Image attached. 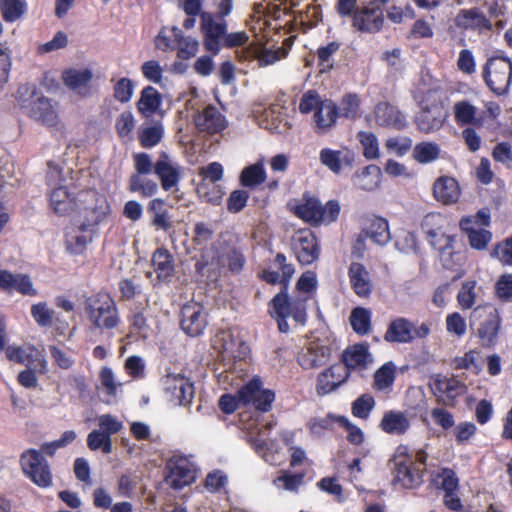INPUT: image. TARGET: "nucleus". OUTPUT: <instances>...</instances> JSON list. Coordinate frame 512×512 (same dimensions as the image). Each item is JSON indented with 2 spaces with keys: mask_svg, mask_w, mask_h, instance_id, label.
Listing matches in <instances>:
<instances>
[{
  "mask_svg": "<svg viewBox=\"0 0 512 512\" xmlns=\"http://www.w3.org/2000/svg\"><path fill=\"white\" fill-rule=\"evenodd\" d=\"M340 44L336 41L328 43L326 46H321L317 50V57L321 71H328L333 67L332 56L339 50Z\"/></svg>",
  "mask_w": 512,
  "mask_h": 512,
  "instance_id": "nucleus-61",
  "label": "nucleus"
},
{
  "mask_svg": "<svg viewBox=\"0 0 512 512\" xmlns=\"http://www.w3.org/2000/svg\"><path fill=\"white\" fill-rule=\"evenodd\" d=\"M362 233L379 246L386 245L391 239L388 221L379 216L368 219Z\"/></svg>",
  "mask_w": 512,
  "mask_h": 512,
  "instance_id": "nucleus-38",
  "label": "nucleus"
},
{
  "mask_svg": "<svg viewBox=\"0 0 512 512\" xmlns=\"http://www.w3.org/2000/svg\"><path fill=\"white\" fill-rule=\"evenodd\" d=\"M0 8L4 20L14 22L26 12L27 4L24 0H1Z\"/></svg>",
  "mask_w": 512,
  "mask_h": 512,
  "instance_id": "nucleus-54",
  "label": "nucleus"
},
{
  "mask_svg": "<svg viewBox=\"0 0 512 512\" xmlns=\"http://www.w3.org/2000/svg\"><path fill=\"white\" fill-rule=\"evenodd\" d=\"M64 84L81 96H88L91 92L93 73L90 69H69L63 73Z\"/></svg>",
  "mask_w": 512,
  "mask_h": 512,
  "instance_id": "nucleus-29",
  "label": "nucleus"
},
{
  "mask_svg": "<svg viewBox=\"0 0 512 512\" xmlns=\"http://www.w3.org/2000/svg\"><path fill=\"white\" fill-rule=\"evenodd\" d=\"M337 118V105L330 99L323 101L313 117L316 127L321 131L328 130L334 126Z\"/></svg>",
  "mask_w": 512,
  "mask_h": 512,
  "instance_id": "nucleus-43",
  "label": "nucleus"
},
{
  "mask_svg": "<svg viewBox=\"0 0 512 512\" xmlns=\"http://www.w3.org/2000/svg\"><path fill=\"white\" fill-rule=\"evenodd\" d=\"M323 101L315 90H308L300 98L299 112L304 115L311 112L315 113Z\"/></svg>",
  "mask_w": 512,
  "mask_h": 512,
  "instance_id": "nucleus-62",
  "label": "nucleus"
},
{
  "mask_svg": "<svg viewBox=\"0 0 512 512\" xmlns=\"http://www.w3.org/2000/svg\"><path fill=\"white\" fill-rule=\"evenodd\" d=\"M430 387L437 397L453 400L465 392V385L455 377L442 374L431 376Z\"/></svg>",
  "mask_w": 512,
  "mask_h": 512,
  "instance_id": "nucleus-27",
  "label": "nucleus"
},
{
  "mask_svg": "<svg viewBox=\"0 0 512 512\" xmlns=\"http://www.w3.org/2000/svg\"><path fill=\"white\" fill-rule=\"evenodd\" d=\"M357 140L363 148V156L368 160L379 158L380 149L379 141L373 132L359 131L356 135Z\"/></svg>",
  "mask_w": 512,
  "mask_h": 512,
  "instance_id": "nucleus-51",
  "label": "nucleus"
},
{
  "mask_svg": "<svg viewBox=\"0 0 512 512\" xmlns=\"http://www.w3.org/2000/svg\"><path fill=\"white\" fill-rule=\"evenodd\" d=\"M440 153V147L434 142H422L413 150L414 159L421 164H427L436 160Z\"/></svg>",
  "mask_w": 512,
  "mask_h": 512,
  "instance_id": "nucleus-55",
  "label": "nucleus"
},
{
  "mask_svg": "<svg viewBox=\"0 0 512 512\" xmlns=\"http://www.w3.org/2000/svg\"><path fill=\"white\" fill-rule=\"evenodd\" d=\"M347 17L351 18V28L355 32L367 35L381 32L386 22L383 8L373 2L357 3Z\"/></svg>",
  "mask_w": 512,
  "mask_h": 512,
  "instance_id": "nucleus-5",
  "label": "nucleus"
},
{
  "mask_svg": "<svg viewBox=\"0 0 512 512\" xmlns=\"http://www.w3.org/2000/svg\"><path fill=\"white\" fill-rule=\"evenodd\" d=\"M31 315L39 326L48 327L52 324L54 311L48 307L47 303L40 302L32 306Z\"/></svg>",
  "mask_w": 512,
  "mask_h": 512,
  "instance_id": "nucleus-64",
  "label": "nucleus"
},
{
  "mask_svg": "<svg viewBox=\"0 0 512 512\" xmlns=\"http://www.w3.org/2000/svg\"><path fill=\"white\" fill-rule=\"evenodd\" d=\"M83 309L88 322L87 333L90 340L110 341L122 322L113 297L104 291L92 293L84 297Z\"/></svg>",
  "mask_w": 512,
  "mask_h": 512,
  "instance_id": "nucleus-1",
  "label": "nucleus"
},
{
  "mask_svg": "<svg viewBox=\"0 0 512 512\" xmlns=\"http://www.w3.org/2000/svg\"><path fill=\"white\" fill-rule=\"evenodd\" d=\"M226 16H221L217 9V14L204 11L200 14V29L203 34L205 49L213 55L218 54L221 48V42L228 30Z\"/></svg>",
  "mask_w": 512,
  "mask_h": 512,
  "instance_id": "nucleus-9",
  "label": "nucleus"
},
{
  "mask_svg": "<svg viewBox=\"0 0 512 512\" xmlns=\"http://www.w3.org/2000/svg\"><path fill=\"white\" fill-rule=\"evenodd\" d=\"M338 117L356 119L360 115V98L357 94H345L337 105Z\"/></svg>",
  "mask_w": 512,
  "mask_h": 512,
  "instance_id": "nucleus-49",
  "label": "nucleus"
},
{
  "mask_svg": "<svg viewBox=\"0 0 512 512\" xmlns=\"http://www.w3.org/2000/svg\"><path fill=\"white\" fill-rule=\"evenodd\" d=\"M384 339L391 343H411L414 340L413 323L404 317L392 320L384 334Z\"/></svg>",
  "mask_w": 512,
  "mask_h": 512,
  "instance_id": "nucleus-33",
  "label": "nucleus"
},
{
  "mask_svg": "<svg viewBox=\"0 0 512 512\" xmlns=\"http://www.w3.org/2000/svg\"><path fill=\"white\" fill-rule=\"evenodd\" d=\"M340 212V205L337 201L330 200L325 206L314 198H308L304 203L299 204L296 209V215L306 222L319 224L322 222L330 223L337 219Z\"/></svg>",
  "mask_w": 512,
  "mask_h": 512,
  "instance_id": "nucleus-12",
  "label": "nucleus"
},
{
  "mask_svg": "<svg viewBox=\"0 0 512 512\" xmlns=\"http://www.w3.org/2000/svg\"><path fill=\"white\" fill-rule=\"evenodd\" d=\"M379 427L387 434L401 436L408 432L411 423L404 412L389 410L384 413Z\"/></svg>",
  "mask_w": 512,
  "mask_h": 512,
  "instance_id": "nucleus-32",
  "label": "nucleus"
},
{
  "mask_svg": "<svg viewBox=\"0 0 512 512\" xmlns=\"http://www.w3.org/2000/svg\"><path fill=\"white\" fill-rule=\"evenodd\" d=\"M342 361L341 364L350 372L351 369L366 368L372 363L373 358L366 344H355L343 352Z\"/></svg>",
  "mask_w": 512,
  "mask_h": 512,
  "instance_id": "nucleus-36",
  "label": "nucleus"
},
{
  "mask_svg": "<svg viewBox=\"0 0 512 512\" xmlns=\"http://www.w3.org/2000/svg\"><path fill=\"white\" fill-rule=\"evenodd\" d=\"M154 173L159 178L165 191L178 190L181 180V166L166 152H161L154 164Z\"/></svg>",
  "mask_w": 512,
  "mask_h": 512,
  "instance_id": "nucleus-18",
  "label": "nucleus"
},
{
  "mask_svg": "<svg viewBox=\"0 0 512 512\" xmlns=\"http://www.w3.org/2000/svg\"><path fill=\"white\" fill-rule=\"evenodd\" d=\"M453 116L459 127L471 126L482 127L484 123V112L469 100H460L453 104Z\"/></svg>",
  "mask_w": 512,
  "mask_h": 512,
  "instance_id": "nucleus-24",
  "label": "nucleus"
},
{
  "mask_svg": "<svg viewBox=\"0 0 512 512\" xmlns=\"http://www.w3.org/2000/svg\"><path fill=\"white\" fill-rule=\"evenodd\" d=\"M394 482L403 488H415L422 482L423 470L417 468L407 455V447L399 446L391 460Z\"/></svg>",
  "mask_w": 512,
  "mask_h": 512,
  "instance_id": "nucleus-10",
  "label": "nucleus"
},
{
  "mask_svg": "<svg viewBox=\"0 0 512 512\" xmlns=\"http://www.w3.org/2000/svg\"><path fill=\"white\" fill-rule=\"evenodd\" d=\"M447 119L442 101L437 92L428 90L421 102L420 111L415 117L417 128L424 133L438 131Z\"/></svg>",
  "mask_w": 512,
  "mask_h": 512,
  "instance_id": "nucleus-4",
  "label": "nucleus"
},
{
  "mask_svg": "<svg viewBox=\"0 0 512 512\" xmlns=\"http://www.w3.org/2000/svg\"><path fill=\"white\" fill-rule=\"evenodd\" d=\"M164 473L165 483L174 490H181L195 481L196 466L190 457L174 454L167 460Z\"/></svg>",
  "mask_w": 512,
  "mask_h": 512,
  "instance_id": "nucleus-6",
  "label": "nucleus"
},
{
  "mask_svg": "<svg viewBox=\"0 0 512 512\" xmlns=\"http://www.w3.org/2000/svg\"><path fill=\"white\" fill-rule=\"evenodd\" d=\"M222 344V355L223 358L229 359H243L248 351V347L244 342L235 340L231 333L224 332L221 336Z\"/></svg>",
  "mask_w": 512,
  "mask_h": 512,
  "instance_id": "nucleus-46",
  "label": "nucleus"
},
{
  "mask_svg": "<svg viewBox=\"0 0 512 512\" xmlns=\"http://www.w3.org/2000/svg\"><path fill=\"white\" fill-rule=\"evenodd\" d=\"M21 469L24 475L40 488H49L53 477L45 457L35 449H28L21 454Z\"/></svg>",
  "mask_w": 512,
  "mask_h": 512,
  "instance_id": "nucleus-8",
  "label": "nucleus"
},
{
  "mask_svg": "<svg viewBox=\"0 0 512 512\" xmlns=\"http://www.w3.org/2000/svg\"><path fill=\"white\" fill-rule=\"evenodd\" d=\"M148 211L153 214L151 224L156 230L168 231L172 222L168 211L165 209V200L154 198L149 202Z\"/></svg>",
  "mask_w": 512,
  "mask_h": 512,
  "instance_id": "nucleus-45",
  "label": "nucleus"
},
{
  "mask_svg": "<svg viewBox=\"0 0 512 512\" xmlns=\"http://www.w3.org/2000/svg\"><path fill=\"white\" fill-rule=\"evenodd\" d=\"M0 290L7 292L17 291L29 296L37 294L28 275L13 274L8 270H0Z\"/></svg>",
  "mask_w": 512,
  "mask_h": 512,
  "instance_id": "nucleus-28",
  "label": "nucleus"
},
{
  "mask_svg": "<svg viewBox=\"0 0 512 512\" xmlns=\"http://www.w3.org/2000/svg\"><path fill=\"white\" fill-rule=\"evenodd\" d=\"M50 206L56 214L67 215L74 209L75 198L66 186L60 185L50 194Z\"/></svg>",
  "mask_w": 512,
  "mask_h": 512,
  "instance_id": "nucleus-40",
  "label": "nucleus"
},
{
  "mask_svg": "<svg viewBox=\"0 0 512 512\" xmlns=\"http://www.w3.org/2000/svg\"><path fill=\"white\" fill-rule=\"evenodd\" d=\"M349 283L354 293L360 298L370 297L373 290L369 270L359 262H352L348 268Z\"/></svg>",
  "mask_w": 512,
  "mask_h": 512,
  "instance_id": "nucleus-25",
  "label": "nucleus"
},
{
  "mask_svg": "<svg viewBox=\"0 0 512 512\" xmlns=\"http://www.w3.org/2000/svg\"><path fill=\"white\" fill-rule=\"evenodd\" d=\"M83 201L87 203L84 208V220L80 223V230L91 232L110 213V205L107 199L93 190L81 194Z\"/></svg>",
  "mask_w": 512,
  "mask_h": 512,
  "instance_id": "nucleus-13",
  "label": "nucleus"
},
{
  "mask_svg": "<svg viewBox=\"0 0 512 512\" xmlns=\"http://www.w3.org/2000/svg\"><path fill=\"white\" fill-rule=\"evenodd\" d=\"M381 176V169L377 165L370 164L354 173L352 183L356 188L363 191H374L380 185Z\"/></svg>",
  "mask_w": 512,
  "mask_h": 512,
  "instance_id": "nucleus-39",
  "label": "nucleus"
},
{
  "mask_svg": "<svg viewBox=\"0 0 512 512\" xmlns=\"http://www.w3.org/2000/svg\"><path fill=\"white\" fill-rule=\"evenodd\" d=\"M145 175L132 174L129 178L128 189L132 193H139L142 197H151L158 191L156 181L144 177Z\"/></svg>",
  "mask_w": 512,
  "mask_h": 512,
  "instance_id": "nucleus-48",
  "label": "nucleus"
},
{
  "mask_svg": "<svg viewBox=\"0 0 512 512\" xmlns=\"http://www.w3.org/2000/svg\"><path fill=\"white\" fill-rule=\"evenodd\" d=\"M287 54L288 51L284 47H278L274 50L268 48H256L253 51V55L257 59L260 67L273 65L277 61L285 58Z\"/></svg>",
  "mask_w": 512,
  "mask_h": 512,
  "instance_id": "nucleus-53",
  "label": "nucleus"
},
{
  "mask_svg": "<svg viewBox=\"0 0 512 512\" xmlns=\"http://www.w3.org/2000/svg\"><path fill=\"white\" fill-rule=\"evenodd\" d=\"M266 180V171L263 161L245 167L240 174V182L244 187H256Z\"/></svg>",
  "mask_w": 512,
  "mask_h": 512,
  "instance_id": "nucleus-47",
  "label": "nucleus"
},
{
  "mask_svg": "<svg viewBox=\"0 0 512 512\" xmlns=\"http://www.w3.org/2000/svg\"><path fill=\"white\" fill-rule=\"evenodd\" d=\"M263 383L260 378L254 377L246 383L239 391L238 397L242 404H253V406L262 412H268L272 408L275 400L273 391L262 388Z\"/></svg>",
  "mask_w": 512,
  "mask_h": 512,
  "instance_id": "nucleus-16",
  "label": "nucleus"
},
{
  "mask_svg": "<svg viewBox=\"0 0 512 512\" xmlns=\"http://www.w3.org/2000/svg\"><path fill=\"white\" fill-rule=\"evenodd\" d=\"M487 86L496 95L507 93L512 82V62L508 57H491L484 67Z\"/></svg>",
  "mask_w": 512,
  "mask_h": 512,
  "instance_id": "nucleus-7",
  "label": "nucleus"
},
{
  "mask_svg": "<svg viewBox=\"0 0 512 512\" xmlns=\"http://www.w3.org/2000/svg\"><path fill=\"white\" fill-rule=\"evenodd\" d=\"M455 25L465 30H491L492 24L478 9H462L455 17Z\"/></svg>",
  "mask_w": 512,
  "mask_h": 512,
  "instance_id": "nucleus-31",
  "label": "nucleus"
},
{
  "mask_svg": "<svg viewBox=\"0 0 512 512\" xmlns=\"http://www.w3.org/2000/svg\"><path fill=\"white\" fill-rule=\"evenodd\" d=\"M395 370L392 362L382 365L374 374V387L380 391L391 387L395 380Z\"/></svg>",
  "mask_w": 512,
  "mask_h": 512,
  "instance_id": "nucleus-56",
  "label": "nucleus"
},
{
  "mask_svg": "<svg viewBox=\"0 0 512 512\" xmlns=\"http://www.w3.org/2000/svg\"><path fill=\"white\" fill-rule=\"evenodd\" d=\"M134 92V85L131 79L122 77L116 81L113 88L114 98L121 102L127 103L131 100Z\"/></svg>",
  "mask_w": 512,
  "mask_h": 512,
  "instance_id": "nucleus-63",
  "label": "nucleus"
},
{
  "mask_svg": "<svg viewBox=\"0 0 512 512\" xmlns=\"http://www.w3.org/2000/svg\"><path fill=\"white\" fill-rule=\"evenodd\" d=\"M164 390L179 405H190L194 398L193 383L181 374H168L163 380Z\"/></svg>",
  "mask_w": 512,
  "mask_h": 512,
  "instance_id": "nucleus-20",
  "label": "nucleus"
},
{
  "mask_svg": "<svg viewBox=\"0 0 512 512\" xmlns=\"http://www.w3.org/2000/svg\"><path fill=\"white\" fill-rule=\"evenodd\" d=\"M6 354L9 360L25 364L33 369L40 368L42 373L47 370V361L43 355L32 346L15 347L9 346L6 349Z\"/></svg>",
  "mask_w": 512,
  "mask_h": 512,
  "instance_id": "nucleus-26",
  "label": "nucleus"
},
{
  "mask_svg": "<svg viewBox=\"0 0 512 512\" xmlns=\"http://www.w3.org/2000/svg\"><path fill=\"white\" fill-rule=\"evenodd\" d=\"M87 445L93 451L101 449L104 454L112 451L111 437L100 430H93L88 434Z\"/></svg>",
  "mask_w": 512,
  "mask_h": 512,
  "instance_id": "nucleus-58",
  "label": "nucleus"
},
{
  "mask_svg": "<svg viewBox=\"0 0 512 512\" xmlns=\"http://www.w3.org/2000/svg\"><path fill=\"white\" fill-rule=\"evenodd\" d=\"M439 218L437 215H428L423 222L428 242L438 252L439 261L446 270L458 272L465 262V255L458 245L456 237L446 235L437 229H428V225Z\"/></svg>",
  "mask_w": 512,
  "mask_h": 512,
  "instance_id": "nucleus-2",
  "label": "nucleus"
},
{
  "mask_svg": "<svg viewBox=\"0 0 512 512\" xmlns=\"http://www.w3.org/2000/svg\"><path fill=\"white\" fill-rule=\"evenodd\" d=\"M374 406V398L369 394H363L352 403V413L355 417L367 419Z\"/></svg>",
  "mask_w": 512,
  "mask_h": 512,
  "instance_id": "nucleus-60",
  "label": "nucleus"
},
{
  "mask_svg": "<svg viewBox=\"0 0 512 512\" xmlns=\"http://www.w3.org/2000/svg\"><path fill=\"white\" fill-rule=\"evenodd\" d=\"M152 265L160 280H167L174 273L173 257L164 248L155 250L152 256Z\"/></svg>",
  "mask_w": 512,
  "mask_h": 512,
  "instance_id": "nucleus-44",
  "label": "nucleus"
},
{
  "mask_svg": "<svg viewBox=\"0 0 512 512\" xmlns=\"http://www.w3.org/2000/svg\"><path fill=\"white\" fill-rule=\"evenodd\" d=\"M172 36L175 39L177 55L179 58L187 60L194 57L199 50V41L190 36H184L180 28L173 26L171 28Z\"/></svg>",
  "mask_w": 512,
  "mask_h": 512,
  "instance_id": "nucleus-41",
  "label": "nucleus"
},
{
  "mask_svg": "<svg viewBox=\"0 0 512 512\" xmlns=\"http://www.w3.org/2000/svg\"><path fill=\"white\" fill-rule=\"evenodd\" d=\"M376 123L380 126L403 129L406 127L404 115L393 105L387 102H380L374 110Z\"/></svg>",
  "mask_w": 512,
  "mask_h": 512,
  "instance_id": "nucleus-30",
  "label": "nucleus"
},
{
  "mask_svg": "<svg viewBox=\"0 0 512 512\" xmlns=\"http://www.w3.org/2000/svg\"><path fill=\"white\" fill-rule=\"evenodd\" d=\"M164 129L159 123L142 129L139 134V141L144 148L156 146L163 138Z\"/></svg>",
  "mask_w": 512,
  "mask_h": 512,
  "instance_id": "nucleus-57",
  "label": "nucleus"
},
{
  "mask_svg": "<svg viewBox=\"0 0 512 512\" xmlns=\"http://www.w3.org/2000/svg\"><path fill=\"white\" fill-rule=\"evenodd\" d=\"M350 324L357 334H368L371 330L370 310L363 307H357L353 309L350 314Z\"/></svg>",
  "mask_w": 512,
  "mask_h": 512,
  "instance_id": "nucleus-50",
  "label": "nucleus"
},
{
  "mask_svg": "<svg viewBox=\"0 0 512 512\" xmlns=\"http://www.w3.org/2000/svg\"><path fill=\"white\" fill-rule=\"evenodd\" d=\"M432 483L444 492L443 501L447 508L459 511L463 505L459 497V478L449 468H441L432 474Z\"/></svg>",
  "mask_w": 512,
  "mask_h": 512,
  "instance_id": "nucleus-15",
  "label": "nucleus"
},
{
  "mask_svg": "<svg viewBox=\"0 0 512 512\" xmlns=\"http://www.w3.org/2000/svg\"><path fill=\"white\" fill-rule=\"evenodd\" d=\"M459 225L467 233L469 245L475 250H485L492 240V233L484 228L473 226V219L462 218Z\"/></svg>",
  "mask_w": 512,
  "mask_h": 512,
  "instance_id": "nucleus-37",
  "label": "nucleus"
},
{
  "mask_svg": "<svg viewBox=\"0 0 512 512\" xmlns=\"http://www.w3.org/2000/svg\"><path fill=\"white\" fill-rule=\"evenodd\" d=\"M180 325L182 330L191 337L199 336L207 326L206 314L201 304L190 302L181 309Z\"/></svg>",
  "mask_w": 512,
  "mask_h": 512,
  "instance_id": "nucleus-19",
  "label": "nucleus"
},
{
  "mask_svg": "<svg viewBox=\"0 0 512 512\" xmlns=\"http://www.w3.org/2000/svg\"><path fill=\"white\" fill-rule=\"evenodd\" d=\"M470 321L472 324L479 323L478 335L482 345H492L500 328L497 309L491 304L477 306L471 313Z\"/></svg>",
  "mask_w": 512,
  "mask_h": 512,
  "instance_id": "nucleus-11",
  "label": "nucleus"
},
{
  "mask_svg": "<svg viewBox=\"0 0 512 512\" xmlns=\"http://www.w3.org/2000/svg\"><path fill=\"white\" fill-rule=\"evenodd\" d=\"M196 128L200 132L216 134L222 132L228 125V121L215 106L208 105L198 110L193 115Z\"/></svg>",
  "mask_w": 512,
  "mask_h": 512,
  "instance_id": "nucleus-22",
  "label": "nucleus"
},
{
  "mask_svg": "<svg viewBox=\"0 0 512 512\" xmlns=\"http://www.w3.org/2000/svg\"><path fill=\"white\" fill-rule=\"evenodd\" d=\"M17 99L29 117L49 127L57 124L58 115L51 101L37 93L34 88L28 85L21 86L17 90Z\"/></svg>",
  "mask_w": 512,
  "mask_h": 512,
  "instance_id": "nucleus-3",
  "label": "nucleus"
},
{
  "mask_svg": "<svg viewBox=\"0 0 512 512\" xmlns=\"http://www.w3.org/2000/svg\"><path fill=\"white\" fill-rule=\"evenodd\" d=\"M161 94L152 86L142 89L137 102L138 111L145 117L152 116L161 106Z\"/></svg>",
  "mask_w": 512,
  "mask_h": 512,
  "instance_id": "nucleus-42",
  "label": "nucleus"
},
{
  "mask_svg": "<svg viewBox=\"0 0 512 512\" xmlns=\"http://www.w3.org/2000/svg\"><path fill=\"white\" fill-rule=\"evenodd\" d=\"M200 197L213 205H219L223 198L224 192L222 188L217 184H208L206 182L201 183L197 189Z\"/></svg>",
  "mask_w": 512,
  "mask_h": 512,
  "instance_id": "nucleus-59",
  "label": "nucleus"
},
{
  "mask_svg": "<svg viewBox=\"0 0 512 512\" xmlns=\"http://www.w3.org/2000/svg\"><path fill=\"white\" fill-rule=\"evenodd\" d=\"M309 296H295L291 301L288 298L287 285L275 295L272 307L275 316L292 317L297 323L305 324L307 320L306 302Z\"/></svg>",
  "mask_w": 512,
  "mask_h": 512,
  "instance_id": "nucleus-14",
  "label": "nucleus"
},
{
  "mask_svg": "<svg viewBox=\"0 0 512 512\" xmlns=\"http://www.w3.org/2000/svg\"><path fill=\"white\" fill-rule=\"evenodd\" d=\"M320 163L328 168L331 172L339 174L342 169V164L348 166L352 165L354 160L353 154L350 151L334 150L331 148H323L319 152Z\"/></svg>",
  "mask_w": 512,
  "mask_h": 512,
  "instance_id": "nucleus-35",
  "label": "nucleus"
},
{
  "mask_svg": "<svg viewBox=\"0 0 512 512\" xmlns=\"http://www.w3.org/2000/svg\"><path fill=\"white\" fill-rule=\"evenodd\" d=\"M292 247L298 261L303 265H309L319 257L317 239L310 230L296 232Z\"/></svg>",
  "mask_w": 512,
  "mask_h": 512,
  "instance_id": "nucleus-21",
  "label": "nucleus"
},
{
  "mask_svg": "<svg viewBox=\"0 0 512 512\" xmlns=\"http://www.w3.org/2000/svg\"><path fill=\"white\" fill-rule=\"evenodd\" d=\"M331 349L325 340L312 338L298 354V363L305 369H317L324 366L330 359Z\"/></svg>",
  "mask_w": 512,
  "mask_h": 512,
  "instance_id": "nucleus-17",
  "label": "nucleus"
},
{
  "mask_svg": "<svg viewBox=\"0 0 512 512\" xmlns=\"http://www.w3.org/2000/svg\"><path fill=\"white\" fill-rule=\"evenodd\" d=\"M433 194L437 201L445 205L453 204L460 197V187L454 178L442 176L434 182Z\"/></svg>",
  "mask_w": 512,
  "mask_h": 512,
  "instance_id": "nucleus-34",
  "label": "nucleus"
},
{
  "mask_svg": "<svg viewBox=\"0 0 512 512\" xmlns=\"http://www.w3.org/2000/svg\"><path fill=\"white\" fill-rule=\"evenodd\" d=\"M273 428L272 423H267L265 428L261 431H259L258 435L256 436H250L248 441L252 448L255 450V452L261 456L266 462H270L268 456V451L272 447V441L268 439L266 431H269Z\"/></svg>",
  "mask_w": 512,
  "mask_h": 512,
  "instance_id": "nucleus-52",
  "label": "nucleus"
},
{
  "mask_svg": "<svg viewBox=\"0 0 512 512\" xmlns=\"http://www.w3.org/2000/svg\"><path fill=\"white\" fill-rule=\"evenodd\" d=\"M350 376L347 367L341 363L331 365L317 377L316 391L318 395H326L344 384Z\"/></svg>",
  "mask_w": 512,
  "mask_h": 512,
  "instance_id": "nucleus-23",
  "label": "nucleus"
}]
</instances>
